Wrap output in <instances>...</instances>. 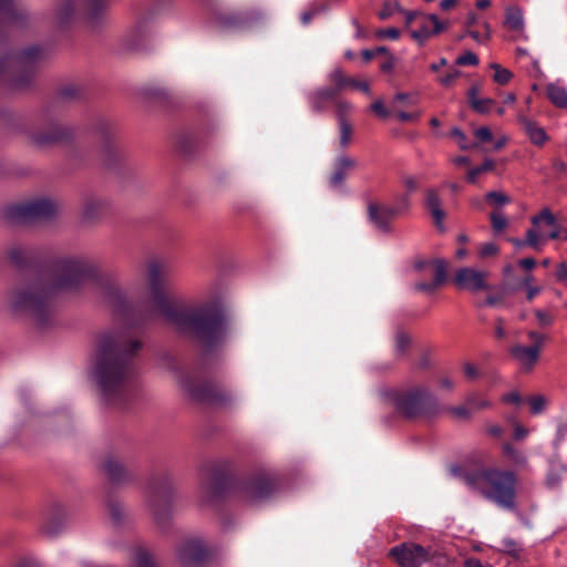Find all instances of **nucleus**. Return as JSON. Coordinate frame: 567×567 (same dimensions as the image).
Instances as JSON below:
<instances>
[{"label": "nucleus", "instance_id": "393cba45", "mask_svg": "<svg viewBox=\"0 0 567 567\" xmlns=\"http://www.w3.org/2000/svg\"><path fill=\"white\" fill-rule=\"evenodd\" d=\"M519 123L523 125L532 143L543 145L548 136L543 127L538 126L535 122L526 116H519Z\"/></svg>", "mask_w": 567, "mask_h": 567}, {"label": "nucleus", "instance_id": "ddd939ff", "mask_svg": "<svg viewBox=\"0 0 567 567\" xmlns=\"http://www.w3.org/2000/svg\"><path fill=\"white\" fill-rule=\"evenodd\" d=\"M28 13L18 0H0V25L2 28L22 27Z\"/></svg>", "mask_w": 567, "mask_h": 567}, {"label": "nucleus", "instance_id": "e433bc0d", "mask_svg": "<svg viewBox=\"0 0 567 567\" xmlns=\"http://www.w3.org/2000/svg\"><path fill=\"white\" fill-rule=\"evenodd\" d=\"M339 130H340V138H339V145L341 148H346L351 143V136H352V125L350 122H342L339 123Z\"/></svg>", "mask_w": 567, "mask_h": 567}, {"label": "nucleus", "instance_id": "bb28decb", "mask_svg": "<svg viewBox=\"0 0 567 567\" xmlns=\"http://www.w3.org/2000/svg\"><path fill=\"white\" fill-rule=\"evenodd\" d=\"M502 453L512 465L522 468L527 466L528 462L526 455L522 451L515 449L511 443H504L502 445Z\"/></svg>", "mask_w": 567, "mask_h": 567}, {"label": "nucleus", "instance_id": "f257e3e1", "mask_svg": "<svg viewBox=\"0 0 567 567\" xmlns=\"http://www.w3.org/2000/svg\"><path fill=\"white\" fill-rule=\"evenodd\" d=\"M150 297L157 312L181 332L189 333L206 347L220 343L227 336V323L218 300L194 308L175 307L165 296V280L169 272L166 264L152 260L147 264Z\"/></svg>", "mask_w": 567, "mask_h": 567}, {"label": "nucleus", "instance_id": "a878e982", "mask_svg": "<svg viewBox=\"0 0 567 567\" xmlns=\"http://www.w3.org/2000/svg\"><path fill=\"white\" fill-rule=\"evenodd\" d=\"M336 95V89H320L310 95L309 102L315 112H322L324 110L326 103L332 101Z\"/></svg>", "mask_w": 567, "mask_h": 567}, {"label": "nucleus", "instance_id": "37998d69", "mask_svg": "<svg viewBox=\"0 0 567 567\" xmlns=\"http://www.w3.org/2000/svg\"><path fill=\"white\" fill-rule=\"evenodd\" d=\"M492 68L494 69V80L498 84H506L512 78V73L507 69L501 68L498 64H492Z\"/></svg>", "mask_w": 567, "mask_h": 567}, {"label": "nucleus", "instance_id": "4d7b16f0", "mask_svg": "<svg viewBox=\"0 0 567 567\" xmlns=\"http://www.w3.org/2000/svg\"><path fill=\"white\" fill-rule=\"evenodd\" d=\"M461 72L454 70L439 78V82L444 86H450L458 76Z\"/></svg>", "mask_w": 567, "mask_h": 567}, {"label": "nucleus", "instance_id": "a211bd4d", "mask_svg": "<svg viewBox=\"0 0 567 567\" xmlns=\"http://www.w3.org/2000/svg\"><path fill=\"white\" fill-rule=\"evenodd\" d=\"M369 218L377 228L382 231L390 230V221L400 213L398 207L370 204L368 208Z\"/></svg>", "mask_w": 567, "mask_h": 567}, {"label": "nucleus", "instance_id": "4be33fe9", "mask_svg": "<svg viewBox=\"0 0 567 567\" xmlns=\"http://www.w3.org/2000/svg\"><path fill=\"white\" fill-rule=\"evenodd\" d=\"M272 483L268 477H260L250 482L245 487L246 497L251 501H260L268 496L272 491Z\"/></svg>", "mask_w": 567, "mask_h": 567}, {"label": "nucleus", "instance_id": "9b49d317", "mask_svg": "<svg viewBox=\"0 0 567 567\" xmlns=\"http://www.w3.org/2000/svg\"><path fill=\"white\" fill-rule=\"evenodd\" d=\"M179 385L183 391L195 401L219 402L224 399L215 384L206 381L194 380L189 375L181 378Z\"/></svg>", "mask_w": 567, "mask_h": 567}, {"label": "nucleus", "instance_id": "bf43d9fd", "mask_svg": "<svg viewBox=\"0 0 567 567\" xmlns=\"http://www.w3.org/2000/svg\"><path fill=\"white\" fill-rule=\"evenodd\" d=\"M401 13L404 14L406 27H411L414 22H416V23L419 22L420 17H421V14L423 12H420V11H406V10L402 9Z\"/></svg>", "mask_w": 567, "mask_h": 567}, {"label": "nucleus", "instance_id": "20e7f679", "mask_svg": "<svg viewBox=\"0 0 567 567\" xmlns=\"http://www.w3.org/2000/svg\"><path fill=\"white\" fill-rule=\"evenodd\" d=\"M464 484L484 498L506 511H516L517 477L512 471L496 467L470 471L462 476Z\"/></svg>", "mask_w": 567, "mask_h": 567}, {"label": "nucleus", "instance_id": "8fccbe9b", "mask_svg": "<svg viewBox=\"0 0 567 567\" xmlns=\"http://www.w3.org/2000/svg\"><path fill=\"white\" fill-rule=\"evenodd\" d=\"M528 338L533 341V347H537L540 351L544 343L547 341V337L544 333L530 330L527 333Z\"/></svg>", "mask_w": 567, "mask_h": 567}, {"label": "nucleus", "instance_id": "a19ab883", "mask_svg": "<svg viewBox=\"0 0 567 567\" xmlns=\"http://www.w3.org/2000/svg\"><path fill=\"white\" fill-rule=\"evenodd\" d=\"M402 9L398 2H384L382 9L379 11V18L386 20L392 17L395 12H401Z\"/></svg>", "mask_w": 567, "mask_h": 567}, {"label": "nucleus", "instance_id": "7c9ffc66", "mask_svg": "<svg viewBox=\"0 0 567 567\" xmlns=\"http://www.w3.org/2000/svg\"><path fill=\"white\" fill-rule=\"evenodd\" d=\"M69 136V131L64 127L56 126L50 134H37L33 136V142L38 145H47L62 141Z\"/></svg>", "mask_w": 567, "mask_h": 567}, {"label": "nucleus", "instance_id": "2eb2a0df", "mask_svg": "<svg viewBox=\"0 0 567 567\" xmlns=\"http://www.w3.org/2000/svg\"><path fill=\"white\" fill-rule=\"evenodd\" d=\"M419 29L411 32V37L420 43H423L430 37L442 32L446 28L445 22H441L435 14L422 13L417 22Z\"/></svg>", "mask_w": 567, "mask_h": 567}, {"label": "nucleus", "instance_id": "a18cd8bd", "mask_svg": "<svg viewBox=\"0 0 567 567\" xmlns=\"http://www.w3.org/2000/svg\"><path fill=\"white\" fill-rule=\"evenodd\" d=\"M25 249L20 245H14L8 250V256L10 260L16 265H20L23 261Z\"/></svg>", "mask_w": 567, "mask_h": 567}, {"label": "nucleus", "instance_id": "f8f14e48", "mask_svg": "<svg viewBox=\"0 0 567 567\" xmlns=\"http://www.w3.org/2000/svg\"><path fill=\"white\" fill-rule=\"evenodd\" d=\"M416 268L430 271L433 276V281L419 282L415 285V289L420 291L434 292L446 279V264L442 259L420 261L416 264Z\"/></svg>", "mask_w": 567, "mask_h": 567}, {"label": "nucleus", "instance_id": "72a5a7b5", "mask_svg": "<svg viewBox=\"0 0 567 567\" xmlns=\"http://www.w3.org/2000/svg\"><path fill=\"white\" fill-rule=\"evenodd\" d=\"M334 107L338 123L349 122L348 117L352 112V104L344 100H337L334 102Z\"/></svg>", "mask_w": 567, "mask_h": 567}, {"label": "nucleus", "instance_id": "ea45409f", "mask_svg": "<svg viewBox=\"0 0 567 567\" xmlns=\"http://www.w3.org/2000/svg\"><path fill=\"white\" fill-rule=\"evenodd\" d=\"M540 221H545L548 226H556V217L548 208L542 209L539 215L532 218L533 225H538Z\"/></svg>", "mask_w": 567, "mask_h": 567}, {"label": "nucleus", "instance_id": "412c9836", "mask_svg": "<svg viewBox=\"0 0 567 567\" xmlns=\"http://www.w3.org/2000/svg\"><path fill=\"white\" fill-rule=\"evenodd\" d=\"M357 166V161L347 155L339 156L333 166V172L330 176V185L339 187L346 181L348 174Z\"/></svg>", "mask_w": 567, "mask_h": 567}, {"label": "nucleus", "instance_id": "603ef678", "mask_svg": "<svg viewBox=\"0 0 567 567\" xmlns=\"http://www.w3.org/2000/svg\"><path fill=\"white\" fill-rule=\"evenodd\" d=\"M449 412L456 419L467 420L471 416V408L465 406H452L449 408Z\"/></svg>", "mask_w": 567, "mask_h": 567}, {"label": "nucleus", "instance_id": "5fc2aeb1", "mask_svg": "<svg viewBox=\"0 0 567 567\" xmlns=\"http://www.w3.org/2000/svg\"><path fill=\"white\" fill-rule=\"evenodd\" d=\"M377 37L381 38V39L388 38L391 40H396L400 37V31H399V29L393 28V27L386 28V29H381V30L377 31Z\"/></svg>", "mask_w": 567, "mask_h": 567}, {"label": "nucleus", "instance_id": "b1692460", "mask_svg": "<svg viewBox=\"0 0 567 567\" xmlns=\"http://www.w3.org/2000/svg\"><path fill=\"white\" fill-rule=\"evenodd\" d=\"M425 203L434 220V224L436 225V227L443 230V220L445 218V213L441 206V199L436 190L429 189L426 192Z\"/></svg>", "mask_w": 567, "mask_h": 567}, {"label": "nucleus", "instance_id": "f03ea898", "mask_svg": "<svg viewBox=\"0 0 567 567\" xmlns=\"http://www.w3.org/2000/svg\"><path fill=\"white\" fill-rule=\"evenodd\" d=\"M142 342L127 328H111L94 338L90 374L106 404H121L126 396L132 359Z\"/></svg>", "mask_w": 567, "mask_h": 567}, {"label": "nucleus", "instance_id": "774afa93", "mask_svg": "<svg viewBox=\"0 0 567 567\" xmlns=\"http://www.w3.org/2000/svg\"><path fill=\"white\" fill-rule=\"evenodd\" d=\"M556 277L559 281L567 284V265L560 264L556 271Z\"/></svg>", "mask_w": 567, "mask_h": 567}, {"label": "nucleus", "instance_id": "6e6d98bb", "mask_svg": "<svg viewBox=\"0 0 567 567\" xmlns=\"http://www.w3.org/2000/svg\"><path fill=\"white\" fill-rule=\"evenodd\" d=\"M502 544L503 549L508 554L517 555L520 550L519 545L514 539L505 538Z\"/></svg>", "mask_w": 567, "mask_h": 567}, {"label": "nucleus", "instance_id": "1a4fd4ad", "mask_svg": "<svg viewBox=\"0 0 567 567\" xmlns=\"http://www.w3.org/2000/svg\"><path fill=\"white\" fill-rule=\"evenodd\" d=\"M390 556L401 567H421L432 560L434 551L431 547H423L415 543H403L391 548Z\"/></svg>", "mask_w": 567, "mask_h": 567}, {"label": "nucleus", "instance_id": "4c0bfd02", "mask_svg": "<svg viewBox=\"0 0 567 567\" xmlns=\"http://www.w3.org/2000/svg\"><path fill=\"white\" fill-rule=\"evenodd\" d=\"M528 403L533 414H540L546 409L547 400L543 395H534L528 399Z\"/></svg>", "mask_w": 567, "mask_h": 567}, {"label": "nucleus", "instance_id": "13d9d810", "mask_svg": "<svg viewBox=\"0 0 567 567\" xmlns=\"http://www.w3.org/2000/svg\"><path fill=\"white\" fill-rule=\"evenodd\" d=\"M451 135L457 141V143L462 150H467L470 147V145L466 144L465 134L460 128L454 127L451 131Z\"/></svg>", "mask_w": 567, "mask_h": 567}, {"label": "nucleus", "instance_id": "c03bdc74", "mask_svg": "<svg viewBox=\"0 0 567 567\" xmlns=\"http://www.w3.org/2000/svg\"><path fill=\"white\" fill-rule=\"evenodd\" d=\"M330 81L337 85L338 89H343L350 83V78L346 76L339 69L330 73Z\"/></svg>", "mask_w": 567, "mask_h": 567}, {"label": "nucleus", "instance_id": "de8ad7c7", "mask_svg": "<svg viewBox=\"0 0 567 567\" xmlns=\"http://www.w3.org/2000/svg\"><path fill=\"white\" fill-rule=\"evenodd\" d=\"M409 346H410V338L405 333L399 332L395 336V348H396V351L400 354H404V352L406 351Z\"/></svg>", "mask_w": 567, "mask_h": 567}, {"label": "nucleus", "instance_id": "49530a36", "mask_svg": "<svg viewBox=\"0 0 567 567\" xmlns=\"http://www.w3.org/2000/svg\"><path fill=\"white\" fill-rule=\"evenodd\" d=\"M535 316H536L539 327H542V328L549 327L554 322L553 315L546 310L537 309V310H535Z\"/></svg>", "mask_w": 567, "mask_h": 567}, {"label": "nucleus", "instance_id": "69168bd1", "mask_svg": "<svg viewBox=\"0 0 567 567\" xmlns=\"http://www.w3.org/2000/svg\"><path fill=\"white\" fill-rule=\"evenodd\" d=\"M404 186L409 193H413L417 188V181L413 176H406L403 179Z\"/></svg>", "mask_w": 567, "mask_h": 567}, {"label": "nucleus", "instance_id": "423d86ee", "mask_svg": "<svg viewBox=\"0 0 567 567\" xmlns=\"http://www.w3.org/2000/svg\"><path fill=\"white\" fill-rule=\"evenodd\" d=\"M144 291L134 287H122L115 280L107 278L101 282L103 302L115 313L128 318L140 311L146 301Z\"/></svg>", "mask_w": 567, "mask_h": 567}, {"label": "nucleus", "instance_id": "09e8293b", "mask_svg": "<svg viewBox=\"0 0 567 567\" xmlns=\"http://www.w3.org/2000/svg\"><path fill=\"white\" fill-rule=\"evenodd\" d=\"M477 63V55L471 51L465 52L456 59V64L458 65H476Z\"/></svg>", "mask_w": 567, "mask_h": 567}, {"label": "nucleus", "instance_id": "3c124183", "mask_svg": "<svg viewBox=\"0 0 567 567\" xmlns=\"http://www.w3.org/2000/svg\"><path fill=\"white\" fill-rule=\"evenodd\" d=\"M499 249L498 246L494 243H486L482 245L480 249V255L483 258L496 256L498 254Z\"/></svg>", "mask_w": 567, "mask_h": 567}, {"label": "nucleus", "instance_id": "f704fd0d", "mask_svg": "<svg viewBox=\"0 0 567 567\" xmlns=\"http://www.w3.org/2000/svg\"><path fill=\"white\" fill-rule=\"evenodd\" d=\"M491 224L493 231L495 234H501L507 227L508 220L502 212L495 210L491 214Z\"/></svg>", "mask_w": 567, "mask_h": 567}, {"label": "nucleus", "instance_id": "f3484780", "mask_svg": "<svg viewBox=\"0 0 567 567\" xmlns=\"http://www.w3.org/2000/svg\"><path fill=\"white\" fill-rule=\"evenodd\" d=\"M207 556V550L199 539L186 540L178 550V557L183 565L192 566L203 561Z\"/></svg>", "mask_w": 567, "mask_h": 567}, {"label": "nucleus", "instance_id": "9d476101", "mask_svg": "<svg viewBox=\"0 0 567 567\" xmlns=\"http://www.w3.org/2000/svg\"><path fill=\"white\" fill-rule=\"evenodd\" d=\"M42 56L43 52L39 47H30L19 54L0 58V74L7 70L31 73Z\"/></svg>", "mask_w": 567, "mask_h": 567}, {"label": "nucleus", "instance_id": "0eeeda50", "mask_svg": "<svg viewBox=\"0 0 567 567\" xmlns=\"http://www.w3.org/2000/svg\"><path fill=\"white\" fill-rule=\"evenodd\" d=\"M59 206L49 198H35L28 202L7 206L2 218L12 224H21L37 219L49 218L56 214Z\"/></svg>", "mask_w": 567, "mask_h": 567}, {"label": "nucleus", "instance_id": "6e6552de", "mask_svg": "<svg viewBox=\"0 0 567 567\" xmlns=\"http://www.w3.org/2000/svg\"><path fill=\"white\" fill-rule=\"evenodd\" d=\"M105 7V0H58L55 17L60 23L70 20L75 12H83L90 20L97 19Z\"/></svg>", "mask_w": 567, "mask_h": 567}, {"label": "nucleus", "instance_id": "6ab92c4d", "mask_svg": "<svg viewBox=\"0 0 567 567\" xmlns=\"http://www.w3.org/2000/svg\"><path fill=\"white\" fill-rule=\"evenodd\" d=\"M509 352L524 371L533 370L540 353L537 347L522 344L513 346Z\"/></svg>", "mask_w": 567, "mask_h": 567}, {"label": "nucleus", "instance_id": "cd10ccee", "mask_svg": "<svg viewBox=\"0 0 567 567\" xmlns=\"http://www.w3.org/2000/svg\"><path fill=\"white\" fill-rule=\"evenodd\" d=\"M505 24L513 31L524 30V16L519 7L512 6L506 9Z\"/></svg>", "mask_w": 567, "mask_h": 567}, {"label": "nucleus", "instance_id": "aec40b11", "mask_svg": "<svg viewBox=\"0 0 567 567\" xmlns=\"http://www.w3.org/2000/svg\"><path fill=\"white\" fill-rule=\"evenodd\" d=\"M66 517V511L63 506H53L41 526V532L48 536L58 534L64 526Z\"/></svg>", "mask_w": 567, "mask_h": 567}, {"label": "nucleus", "instance_id": "0e129e2a", "mask_svg": "<svg viewBox=\"0 0 567 567\" xmlns=\"http://www.w3.org/2000/svg\"><path fill=\"white\" fill-rule=\"evenodd\" d=\"M528 435V430L525 429L523 425L520 424H515L514 426V439L517 440V441H522L524 440L526 436Z\"/></svg>", "mask_w": 567, "mask_h": 567}, {"label": "nucleus", "instance_id": "e2e57ef3", "mask_svg": "<svg viewBox=\"0 0 567 567\" xmlns=\"http://www.w3.org/2000/svg\"><path fill=\"white\" fill-rule=\"evenodd\" d=\"M485 429H486L487 434H489L493 437H497V439L501 437L504 433L503 427L498 424L488 423V424H486Z\"/></svg>", "mask_w": 567, "mask_h": 567}, {"label": "nucleus", "instance_id": "338daca9", "mask_svg": "<svg viewBox=\"0 0 567 567\" xmlns=\"http://www.w3.org/2000/svg\"><path fill=\"white\" fill-rule=\"evenodd\" d=\"M371 109H372L373 112H375L381 117H386L388 116V111H386V109L384 107V105H383V103L381 101H375L371 105Z\"/></svg>", "mask_w": 567, "mask_h": 567}, {"label": "nucleus", "instance_id": "79ce46f5", "mask_svg": "<svg viewBox=\"0 0 567 567\" xmlns=\"http://www.w3.org/2000/svg\"><path fill=\"white\" fill-rule=\"evenodd\" d=\"M544 237L538 234L534 228L526 231V245L533 247L536 250L540 249Z\"/></svg>", "mask_w": 567, "mask_h": 567}, {"label": "nucleus", "instance_id": "5701e85b", "mask_svg": "<svg viewBox=\"0 0 567 567\" xmlns=\"http://www.w3.org/2000/svg\"><path fill=\"white\" fill-rule=\"evenodd\" d=\"M107 212V203L97 197H89L82 205V218L85 221H93Z\"/></svg>", "mask_w": 567, "mask_h": 567}, {"label": "nucleus", "instance_id": "4468645a", "mask_svg": "<svg viewBox=\"0 0 567 567\" xmlns=\"http://www.w3.org/2000/svg\"><path fill=\"white\" fill-rule=\"evenodd\" d=\"M486 271L464 267L456 271L454 282L461 289L477 291L486 288Z\"/></svg>", "mask_w": 567, "mask_h": 567}, {"label": "nucleus", "instance_id": "dca6fc26", "mask_svg": "<svg viewBox=\"0 0 567 567\" xmlns=\"http://www.w3.org/2000/svg\"><path fill=\"white\" fill-rule=\"evenodd\" d=\"M171 496V486L165 484L163 486H158L156 484H152L147 487V501L153 511L154 517L159 525H164V519L166 517L165 513H161L159 503H167Z\"/></svg>", "mask_w": 567, "mask_h": 567}, {"label": "nucleus", "instance_id": "39448f33", "mask_svg": "<svg viewBox=\"0 0 567 567\" xmlns=\"http://www.w3.org/2000/svg\"><path fill=\"white\" fill-rule=\"evenodd\" d=\"M388 400L406 417H432L437 412L436 398L424 388L412 390H389L385 392Z\"/></svg>", "mask_w": 567, "mask_h": 567}, {"label": "nucleus", "instance_id": "052dcab7", "mask_svg": "<svg viewBox=\"0 0 567 567\" xmlns=\"http://www.w3.org/2000/svg\"><path fill=\"white\" fill-rule=\"evenodd\" d=\"M475 136L482 142H488L492 140V132L488 127L482 126L475 131Z\"/></svg>", "mask_w": 567, "mask_h": 567}, {"label": "nucleus", "instance_id": "864d4df0", "mask_svg": "<svg viewBox=\"0 0 567 567\" xmlns=\"http://www.w3.org/2000/svg\"><path fill=\"white\" fill-rule=\"evenodd\" d=\"M467 404L471 408V410H483L492 406V403L488 400H476L474 396H470L467 399Z\"/></svg>", "mask_w": 567, "mask_h": 567}, {"label": "nucleus", "instance_id": "c9c22d12", "mask_svg": "<svg viewBox=\"0 0 567 567\" xmlns=\"http://www.w3.org/2000/svg\"><path fill=\"white\" fill-rule=\"evenodd\" d=\"M494 165L495 164L493 159L486 158L482 165L471 168L467 172V181L470 183H475L480 174L492 171L494 168Z\"/></svg>", "mask_w": 567, "mask_h": 567}, {"label": "nucleus", "instance_id": "c756f323", "mask_svg": "<svg viewBox=\"0 0 567 567\" xmlns=\"http://www.w3.org/2000/svg\"><path fill=\"white\" fill-rule=\"evenodd\" d=\"M468 99L471 106L478 113H488L495 104L492 99H481L478 96V90L472 87L468 92Z\"/></svg>", "mask_w": 567, "mask_h": 567}, {"label": "nucleus", "instance_id": "7ed1b4c3", "mask_svg": "<svg viewBox=\"0 0 567 567\" xmlns=\"http://www.w3.org/2000/svg\"><path fill=\"white\" fill-rule=\"evenodd\" d=\"M96 275V266L85 257H69L59 260L54 277L48 285H32L17 290L11 297L16 311L29 313L39 324L45 323L51 315L53 295L56 291L78 289L86 279Z\"/></svg>", "mask_w": 567, "mask_h": 567}, {"label": "nucleus", "instance_id": "2f4dec72", "mask_svg": "<svg viewBox=\"0 0 567 567\" xmlns=\"http://www.w3.org/2000/svg\"><path fill=\"white\" fill-rule=\"evenodd\" d=\"M547 95L550 102L557 107H567V90L556 84L547 86Z\"/></svg>", "mask_w": 567, "mask_h": 567}, {"label": "nucleus", "instance_id": "473e14b6", "mask_svg": "<svg viewBox=\"0 0 567 567\" xmlns=\"http://www.w3.org/2000/svg\"><path fill=\"white\" fill-rule=\"evenodd\" d=\"M133 567H157L153 555L145 548H136L132 556Z\"/></svg>", "mask_w": 567, "mask_h": 567}, {"label": "nucleus", "instance_id": "c85d7f7f", "mask_svg": "<svg viewBox=\"0 0 567 567\" xmlns=\"http://www.w3.org/2000/svg\"><path fill=\"white\" fill-rule=\"evenodd\" d=\"M103 468L109 478L113 482H122L125 480L127 472L124 466L114 458L105 460Z\"/></svg>", "mask_w": 567, "mask_h": 567}, {"label": "nucleus", "instance_id": "680f3d73", "mask_svg": "<svg viewBox=\"0 0 567 567\" xmlns=\"http://www.w3.org/2000/svg\"><path fill=\"white\" fill-rule=\"evenodd\" d=\"M420 112L406 113V112H398L396 116L401 122H416L420 117Z\"/></svg>", "mask_w": 567, "mask_h": 567}, {"label": "nucleus", "instance_id": "58836bf2", "mask_svg": "<svg viewBox=\"0 0 567 567\" xmlns=\"http://www.w3.org/2000/svg\"><path fill=\"white\" fill-rule=\"evenodd\" d=\"M486 200L494 206H503L511 203V198L502 192H488Z\"/></svg>", "mask_w": 567, "mask_h": 567}]
</instances>
